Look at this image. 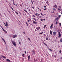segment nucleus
I'll return each mask as SVG.
<instances>
[{"label":"nucleus","instance_id":"obj_29","mask_svg":"<svg viewBox=\"0 0 62 62\" xmlns=\"http://www.w3.org/2000/svg\"><path fill=\"white\" fill-rule=\"evenodd\" d=\"M60 42H62V38L60 40Z\"/></svg>","mask_w":62,"mask_h":62},{"label":"nucleus","instance_id":"obj_58","mask_svg":"<svg viewBox=\"0 0 62 62\" xmlns=\"http://www.w3.org/2000/svg\"><path fill=\"white\" fill-rule=\"evenodd\" d=\"M25 32H23V34H25Z\"/></svg>","mask_w":62,"mask_h":62},{"label":"nucleus","instance_id":"obj_30","mask_svg":"<svg viewBox=\"0 0 62 62\" xmlns=\"http://www.w3.org/2000/svg\"><path fill=\"white\" fill-rule=\"evenodd\" d=\"M28 39H29V40L30 41V38H28Z\"/></svg>","mask_w":62,"mask_h":62},{"label":"nucleus","instance_id":"obj_12","mask_svg":"<svg viewBox=\"0 0 62 62\" xmlns=\"http://www.w3.org/2000/svg\"><path fill=\"white\" fill-rule=\"evenodd\" d=\"M32 54H35V51L34 50H33L32 51Z\"/></svg>","mask_w":62,"mask_h":62},{"label":"nucleus","instance_id":"obj_47","mask_svg":"<svg viewBox=\"0 0 62 62\" xmlns=\"http://www.w3.org/2000/svg\"><path fill=\"white\" fill-rule=\"evenodd\" d=\"M19 44H21V42H20V41H19Z\"/></svg>","mask_w":62,"mask_h":62},{"label":"nucleus","instance_id":"obj_33","mask_svg":"<svg viewBox=\"0 0 62 62\" xmlns=\"http://www.w3.org/2000/svg\"><path fill=\"white\" fill-rule=\"evenodd\" d=\"M60 54L61 53V50H60Z\"/></svg>","mask_w":62,"mask_h":62},{"label":"nucleus","instance_id":"obj_4","mask_svg":"<svg viewBox=\"0 0 62 62\" xmlns=\"http://www.w3.org/2000/svg\"><path fill=\"white\" fill-rule=\"evenodd\" d=\"M57 6L55 4L53 6L54 8H57Z\"/></svg>","mask_w":62,"mask_h":62},{"label":"nucleus","instance_id":"obj_37","mask_svg":"<svg viewBox=\"0 0 62 62\" xmlns=\"http://www.w3.org/2000/svg\"><path fill=\"white\" fill-rule=\"evenodd\" d=\"M61 15H59V17H61Z\"/></svg>","mask_w":62,"mask_h":62},{"label":"nucleus","instance_id":"obj_45","mask_svg":"<svg viewBox=\"0 0 62 62\" xmlns=\"http://www.w3.org/2000/svg\"><path fill=\"white\" fill-rule=\"evenodd\" d=\"M2 58V57H0V59H1V58Z\"/></svg>","mask_w":62,"mask_h":62},{"label":"nucleus","instance_id":"obj_26","mask_svg":"<svg viewBox=\"0 0 62 62\" xmlns=\"http://www.w3.org/2000/svg\"><path fill=\"white\" fill-rule=\"evenodd\" d=\"M24 11H25L26 12H28L27 11H26L25 9H24Z\"/></svg>","mask_w":62,"mask_h":62},{"label":"nucleus","instance_id":"obj_19","mask_svg":"<svg viewBox=\"0 0 62 62\" xmlns=\"http://www.w3.org/2000/svg\"><path fill=\"white\" fill-rule=\"evenodd\" d=\"M46 26V25H45L44 27V29L45 28V27Z\"/></svg>","mask_w":62,"mask_h":62},{"label":"nucleus","instance_id":"obj_28","mask_svg":"<svg viewBox=\"0 0 62 62\" xmlns=\"http://www.w3.org/2000/svg\"><path fill=\"white\" fill-rule=\"evenodd\" d=\"M15 12H16V14H18V12H17L16 11Z\"/></svg>","mask_w":62,"mask_h":62},{"label":"nucleus","instance_id":"obj_41","mask_svg":"<svg viewBox=\"0 0 62 62\" xmlns=\"http://www.w3.org/2000/svg\"><path fill=\"white\" fill-rule=\"evenodd\" d=\"M2 28V29L3 30V31L4 30V29L3 28V27H2V28Z\"/></svg>","mask_w":62,"mask_h":62},{"label":"nucleus","instance_id":"obj_53","mask_svg":"<svg viewBox=\"0 0 62 62\" xmlns=\"http://www.w3.org/2000/svg\"><path fill=\"white\" fill-rule=\"evenodd\" d=\"M62 57H61V59H62Z\"/></svg>","mask_w":62,"mask_h":62},{"label":"nucleus","instance_id":"obj_7","mask_svg":"<svg viewBox=\"0 0 62 62\" xmlns=\"http://www.w3.org/2000/svg\"><path fill=\"white\" fill-rule=\"evenodd\" d=\"M36 29H37V30H39V29H40V27H37L36 28Z\"/></svg>","mask_w":62,"mask_h":62},{"label":"nucleus","instance_id":"obj_3","mask_svg":"<svg viewBox=\"0 0 62 62\" xmlns=\"http://www.w3.org/2000/svg\"><path fill=\"white\" fill-rule=\"evenodd\" d=\"M33 23H34V24H38L37 22L35 21H33Z\"/></svg>","mask_w":62,"mask_h":62},{"label":"nucleus","instance_id":"obj_62","mask_svg":"<svg viewBox=\"0 0 62 62\" xmlns=\"http://www.w3.org/2000/svg\"><path fill=\"white\" fill-rule=\"evenodd\" d=\"M55 26H54V28H55Z\"/></svg>","mask_w":62,"mask_h":62},{"label":"nucleus","instance_id":"obj_63","mask_svg":"<svg viewBox=\"0 0 62 62\" xmlns=\"http://www.w3.org/2000/svg\"><path fill=\"white\" fill-rule=\"evenodd\" d=\"M31 3L33 2V1H32V0H31Z\"/></svg>","mask_w":62,"mask_h":62},{"label":"nucleus","instance_id":"obj_20","mask_svg":"<svg viewBox=\"0 0 62 62\" xmlns=\"http://www.w3.org/2000/svg\"><path fill=\"white\" fill-rule=\"evenodd\" d=\"M59 24H60V26H61V23H59Z\"/></svg>","mask_w":62,"mask_h":62},{"label":"nucleus","instance_id":"obj_55","mask_svg":"<svg viewBox=\"0 0 62 62\" xmlns=\"http://www.w3.org/2000/svg\"><path fill=\"white\" fill-rule=\"evenodd\" d=\"M32 5H33V2H31Z\"/></svg>","mask_w":62,"mask_h":62},{"label":"nucleus","instance_id":"obj_13","mask_svg":"<svg viewBox=\"0 0 62 62\" xmlns=\"http://www.w3.org/2000/svg\"><path fill=\"white\" fill-rule=\"evenodd\" d=\"M53 26V23H52L50 26V28H51L52 27V26Z\"/></svg>","mask_w":62,"mask_h":62},{"label":"nucleus","instance_id":"obj_14","mask_svg":"<svg viewBox=\"0 0 62 62\" xmlns=\"http://www.w3.org/2000/svg\"><path fill=\"white\" fill-rule=\"evenodd\" d=\"M59 19V18H58V17H57L55 19V20L57 21V20H58Z\"/></svg>","mask_w":62,"mask_h":62},{"label":"nucleus","instance_id":"obj_46","mask_svg":"<svg viewBox=\"0 0 62 62\" xmlns=\"http://www.w3.org/2000/svg\"><path fill=\"white\" fill-rule=\"evenodd\" d=\"M48 1H47L46 2V4L48 3Z\"/></svg>","mask_w":62,"mask_h":62},{"label":"nucleus","instance_id":"obj_9","mask_svg":"<svg viewBox=\"0 0 62 62\" xmlns=\"http://www.w3.org/2000/svg\"><path fill=\"white\" fill-rule=\"evenodd\" d=\"M43 44H44V45H46V46H47V45L46 44V43H45L44 42H43Z\"/></svg>","mask_w":62,"mask_h":62},{"label":"nucleus","instance_id":"obj_64","mask_svg":"<svg viewBox=\"0 0 62 62\" xmlns=\"http://www.w3.org/2000/svg\"><path fill=\"white\" fill-rule=\"evenodd\" d=\"M44 36H46V35H45V34H44Z\"/></svg>","mask_w":62,"mask_h":62},{"label":"nucleus","instance_id":"obj_6","mask_svg":"<svg viewBox=\"0 0 62 62\" xmlns=\"http://www.w3.org/2000/svg\"><path fill=\"white\" fill-rule=\"evenodd\" d=\"M6 60L7 61H8V62H10V61L8 59H6Z\"/></svg>","mask_w":62,"mask_h":62},{"label":"nucleus","instance_id":"obj_5","mask_svg":"<svg viewBox=\"0 0 62 62\" xmlns=\"http://www.w3.org/2000/svg\"><path fill=\"white\" fill-rule=\"evenodd\" d=\"M56 32L55 31L53 33V34L54 35H56Z\"/></svg>","mask_w":62,"mask_h":62},{"label":"nucleus","instance_id":"obj_31","mask_svg":"<svg viewBox=\"0 0 62 62\" xmlns=\"http://www.w3.org/2000/svg\"><path fill=\"white\" fill-rule=\"evenodd\" d=\"M6 25V26H8V24H7Z\"/></svg>","mask_w":62,"mask_h":62},{"label":"nucleus","instance_id":"obj_56","mask_svg":"<svg viewBox=\"0 0 62 62\" xmlns=\"http://www.w3.org/2000/svg\"><path fill=\"white\" fill-rule=\"evenodd\" d=\"M39 17L40 18H41V17H42V16H40V17Z\"/></svg>","mask_w":62,"mask_h":62},{"label":"nucleus","instance_id":"obj_52","mask_svg":"<svg viewBox=\"0 0 62 62\" xmlns=\"http://www.w3.org/2000/svg\"><path fill=\"white\" fill-rule=\"evenodd\" d=\"M44 7H45V8H46V6H44Z\"/></svg>","mask_w":62,"mask_h":62},{"label":"nucleus","instance_id":"obj_59","mask_svg":"<svg viewBox=\"0 0 62 62\" xmlns=\"http://www.w3.org/2000/svg\"><path fill=\"white\" fill-rule=\"evenodd\" d=\"M14 5H16V6H17V4L16 5V4H14Z\"/></svg>","mask_w":62,"mask_h":62},{"label":"nucleus","instance_id":"obj_10","mask_svg":"<svg viewBox=\"0 0 62 62\" xmlns=\"http://www.w3.org/2000/svg\"><path fill=\"white\" fill-rule=\"evenodd\" d=\"M50 33L51 35H52V31H50Z\"/></svg>","mask_w":62,"mask_h":62},{"label":"nucleus","instance_id":"obj_54","mask_svg":"<svg viewBox=\"0 0 62 62\" xmlns=\"http://www.w3.org/2000/svg\"><path fill=\"white\" fill-rule=\"evenodd\" d=\"M36 14H38V15H40V14H38V13H36Z\"/></svg>","mask_w":62,"mask_h":62},{"label":"nucleus","instance_id":"obj_40","mask_svg":"<svg viewBox=\"0 0 62 62\" xmlns=\"http://www.w3.org/2000/svg\"><path fill=\"white\" fill-rule=\"evenodd\" d=\"M2 28V29L3 30V31L4 30V29L3 28V27H2V28Z\"/></svg>","mask_w":62,"mask_h":62},{"label":"nucleus","instance_id":"obj_49","mask_svg":"<svg viewBox=\"0 0 62 62\" xmlns=\"http://www.w3.org/2000/svg\"><path fill=\"white\" fill-rule=\"evenodd\" d=\"M40 14H41V15H43V14H42V13H41Z\"/></svg>","mask_w":62,"mask_h":62},{"label":"nucleus","instance_id":"obj_50","mask_svg":"<svg viewBox=\"0 0 62 62\" xmlns=\"http://www.w3.org/2000/svg\"><path fill=\"white\" fill-rule=\"evenodd\" d=\"M46 10V8H45L44 9V10Z\"/></svg>","mask_w":62,"mask_h":62},{"label":"nucleus","instance_id":"obj_38","mask_svg":"<svg viewBox=\"0 0 62 62\" xmlns=\"http://www.w3.org/2000/svg\"><path fill=\"white\" fill-rule=\"evenodd\" d=\"M54 57H55V58H56V56L54 55Z\"/></svg>","mask_w":62,"mask_h":62},{"label":"nucleus","instance_id":"obj_16","mask_svg":"<svg viewBox=\"0 0 62 62\" xmlns=\"http://www.w3.org/2000/svg\"><path fill=\"white\" fill-rule=\"evenodd\" d=\"M3 31H4V32H5V33H7V31H6V30H4Z\"/></svg>","mask_w":62,"mask_h":62},{"label":"nucleus","instance_id":"obj_24","mask_svg":"<svg viewBox=\"0 0 62 62\" xmlns=\"http://www.w3.org/2000/svg\"><path fill=\"white\" fill-rule=\"evenodd\" d=\"M59 8H61V6H59Z\"/></svg>","mask_w":62,"mask_h":62},{"label":"nucleus","instance_id":"obj_15","mask_svg":"<svg viewBox=\"0 0 62 62\" xmlns=\"http://www.w3.org/2000/svg\"><path fill=\"white\" fill-rule=\"evenodd\" d=\"M17 35H14V36L13 38H15V37H17Z\"/></svg>","mask_w":62,"mask_h":62},{"label":"nucleus","instance_id":"obj_42","mask_svg":"<svg viewBox=\"0 0 62 62\" xmlns=\"http://www.w3.org/2000/svg\"><path fill=\"white\" fill-rule=\"evenodd\" d=\"M6 24H8V22H6Z\"/></svg>","mask_w":62,"mask_h":62},{"label":"nucleus","instance_id":"obj_17","mask_svg":"<svg viewBox=\"0 0 62 62\" xmlns=\"http://www.w3.org/2000/svg\"><path fill=\"white\" fill-rule=\"evenodd\" d=\"M53 10H54V11H56V9L55 8H54L53 9Z\"/></svg>","mask_w":62,"mask_h":62},{"label":"nucleus","instance_id":"obj_21","mask_svg":"<svg viewBox=\"0 0 62 62\" xmlns=\"http://www.w3.org/2000/svg\"><path fill=\"white\" fill-rule=\"evenodd\" d=\"M48 49L50 50V51H53V50L51 49H50L49 48Z\"/></svg>","mask_w":62,"mask_h":62},{"label":"nucleus","instance_id":"obj_57","mask_svg":"<svg viewBox=\"0 0 62 62\" xmlns=\"http://www.w3.org/2000/svg\"><path fill=\"white\" fill-rule=\"evenodd\" d=\"M2 39L3 41L4 40H5L4 39H3V38Z\"/></svg>","mask_w":62,"mask_h":62},{"label":"nucleus","instance_id":"obj_8","mask_svg":"<svg viewBox=\"0 0 62 62\" xmlns=\"http://www.w3.org/2000/svg\"><path fill=\"white\" fill-rule=\"evenodd\" d=\"M1 56L2 57H3V58H6V57H5V56H4L3 55H1Z\"/></svg>","mask_w":62,"mask_h":62},{"label":"nucleus","instance_id":"obj_36","mask_svg":"<svg viewBox=\"0 0 62 62\" xmlns=\"http://www.w3.org/2000/svg\"><path fill=\"white\" fill-rule=\"evenodd\" d=\"M26 24H27V26H28V24L27 23V22H26Z\"/></svg>","mask_w":62,"mask_h":62},{"label":"nucleus","instance_id":"obj_34","mask_svg":"<svg viewBox=\"0 0 62 62\" xmlns=\"http://www.w3.org/2000/svg\"><path fill=\"white\" fill-rule=\"evenodd\" d=\"M22 56H23V57H24V54H23L22 55Z\"/></svg>","mask_w":62,"mask_h":62},{"label":"nucleus","instance_id":"obj_2","mask_svg":"<svg viewBox=\"0 0 62 62\" xmlns=\"http://www.w3.org/2000/svg\"><path fill=\"white\" fill-rule=\"evenodd\" d=\"M60 32H58V35H59V36L58 37L59 38H60L61 36V34H60Z\"/></svg>","mask_w":62,"mask_h":62},{"label":"nucleus","instance_id":"obj_60","mask_svg":"<svg viewBox=\"0 0 62 62\" xmlns=\"http://www.w3.org/2000/svg\"><path fill=\"white\" fill-rule=\"evenodd\" d=\"M57 22H56V24H57Z\"/></svg>","mask_w":62,"mask_h":62},{"label":"nucleus","instance_id":"obj_18","mask_svg":"<svg viewBox=\"0 0 62 62\" xmlns=\"http://www.w3.org/2000/svg\"><path fill=\"white\" fill-rule=\"evenodd\" d=\"M58 10H59L60 11H61V9H60L59 8H58Z\"/></svg>","mask_w":62,"mask_h":62},{"label":"nucleus","instance_id":"obj_1","mask_svg":"<svg viewBox=\"0 0 62 62\" xmlns=\"http://www.w3.org/2000/svg\"><path fill=\"white\" fill-rule=\"evenodd\" d=\"M12 42L14 46H16V43L15 42H14L13 41H12Z\"/></svg>","mask_w":62,"mask_h":62},{"label":"nucleus","instance_id":"obj_32","mask_svg":"<svg viewBox=\"0 0 62 62\" xmlns=\"http://www.w3.org/2000/svg\"><path fill=\"white\" fill-rule=\"evenodd\" d=\"M43 33V32H42V33H39L40 34H42V33Z\"/></svg>","mask_w":62,"mask_h":62},{"label":"nucleus","instance_id":"obj_27","mask_svg":"<svg viewBox=\"0 0 62 62\" xmlns=\"http://www.w3.org/2000/svg\"><path fill=\"white\" fill-rule=\"evenodd\" d=\"M11 9H12V10H14L13 9V8H12V7H11Z\"/></svg>","mask_w":62,"mask_h":62},{"label":"nucleus","instance_id":"obj_22","mask_svg":"<svg viewBox=\"0 0 62 62\" xmlns=\"http://www.w3.org/2000/svg\"><path fill=\"white\" fill-rule=\"evenodd\" d=\"M46 39L47 40H48V37H46Z\"/></svg>","mask_w":62,"mask_h":62},{"label":"nucleus","instance_id":"obj_39","mask_svg":"<svg viewBox=\"0 0 62 62\" xmlns=\"http://www.w3.org/2000/svg\"><path fill=\"white\" fill-rule=\"evenodd\" d=\"M40 20L41 21H43V19H40Z\"/></svg>","mask_w":62,"mask_h":62},{"label":"nucleus","instance_id":"obj_61","mask_svg":"<svg viewBox=\"0 0 62 62\" xmlns=\"http://www.w3.org/2000/svg\"><path fill=\"white\" fill-rule=\"evenodd\" d=\"M33 17H35V16H34V15H33Z\"/></svg>","mask_w":62,"mask_h":62},{"label":"nucleus","instance_id":"obj_11","mask_svg":"<svg viewBox=\"0 0 62 62\" xmlns=\"http://www.w3.org/2000/svg\"><path fill=\"white\" fill-rule=\"evenodd\" d=\"M30 56H29L28 57V60H29V59H30Z\"/></svg>","mask_w":62,"mask_h":62},{"label":"nucleus","instance_id":"obj_23","mask_svg":"<svg viewBox=\"0 0 62 62\" xmlns=\"http://www.w3.org/2000/svg\"><path fill=\"white\" fill-rule=\"evenodd\" d=\"M34 62H36V59H35L34 58Z\"/></svg>","mask_w":62,"mask_h":62},{"label":"nucleus","instance_id":"obj_43","mask_svg":"<svg viewBox=\"0 0 62 62\" xmlns=\"http://www.w3.org/2000/svg\"><path fill=\"white\" fill-rule=\"evenodd\" d=\"M24 53L25 54H26V51H25Z\"/></svg>","mask_w":62,"mask_h":62},{"label":"nucleus","instance_id":"obj_35","mask_svg":"<svg viewBox=\"0 0 62 62\" xmlns=\"http://www.w3.org/2000/svg\"><path fill=\"white\" fill-rule=\"evenodd\" d=\"M33 19L35 21H36V19L35 18H33Z\"/></svg>","mask_w":62,"mask_h":62},{"label":"nucleus","instance_id":"obj_48","mask_svg":"<svg viewBox=\"0 0 62 62\" xmlns=\"http://www.w3.org/2000/svg\"><path fill=\"white\" fill-rule=\"evenodd\" d=\"M35 15H36V16H38V15H37L36 14H35Z\"/></svg>","mask_w":62,"mask_h":62},{"label":"nucleus","instance_id":"obj_44","mask_svg":"<svg viewBox=\"0 0 62 62\" xmlns=\"http://www.w3.org/2000/svg\"><path fill=\"white\" fill-rule=\"evenodd\" d=\"M32 8H33V9H34V7H32Z\"/></svg>","mask_w":62,"mask_h":62},{"label":"nucleus","instance_id":"obj_25","mask_svg":"<svg viewBox=\"0 0 62 62\" xmlns=\"http://www.w3.org/2000/svg\"><path fill=\"white\" fill-rule=\"evenodd\" d=\"M4 23L5 25V26H6V27H7V26H6V23Z\"/></svg>","mask_w":62,"mask_h":62},{"label":"nucleus","instance_id":"obj_51","mask_svg":"<svg viewBox=\"0 0 62 62\" xmlns=\"http://www.w3.org/2000/svg\"><path fill=\"white\" fill-rule=\"evenodd\" d=\"M13 1H14V2H13V4H14V5L15 3H14V0Z\"/></svg>","mask_w":62,"mask_h":62}]
</instances>
